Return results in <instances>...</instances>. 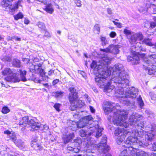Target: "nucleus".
<instances>
[{
  "instance_id": "1",
  "label": "nucleus",
  "mask_w": 156,
  "mask_h": 156,
  "mask_svg": "<svg viewBox=\"0 0 156 156\" xmlns=\"http://www.w3.org/2000/svg\"><path fill=\"white\" fill-rule=\"evenodd\" d=\"M110 75L108 76L106 75L102 76V74L100 75H96L95 78V81L97 83V85L99 87H104L106 90L109 91L112 90L115 85L113 83L115 84L116 88L115 89V96L117 98H121L120 102L127 106L133 105L134 103L130 102L127 98H125L129 97L132 98H135L137 95L138 90L134 87L130 88H127L124 91L123 88L125 87H122L121 85L118 86V83L117 82H114L112 80V78H110Z\"/></svg>"
},
{
  "instance_id": "2",
  "label": "nucleus",
  "mask_w": 156,
  "mask_h": 156,
  "mask_svg": "<svg viewBox=\"0 0 156 156\" xmlns=\"http://www.w3.org/2000/svg\"><path fill=\"white\" fill-rule=\"evenodd\" d=\"M109 70L113 72L111 75L112 80L118 83V86L126 87L129 84L128 76L125 71L123 65L121 64H116L112 68L109 67Z\"/></svg>"
},
{
  "instance_id": "3",
  "label": "nucleus",
  "mask_w": 156,
  "mask_h": 156,
  "mask_svg": "<svg viewBox=\"0 0 156 156\" xmlns=\"http://www.w3.org/2000/svg\"><path fill=\"white\" fill-rule=\"evenodd\" d=\"M136 140V139L133 137H128L124 145L126 148L121 153L120 156H148L144 151H136L139 145H142L143 144L139 141L135 142Z\"/></svg>"
},
{
  "instance_id": "4",
  "label": "nucleus",
  "mask_w": 156,
  "mask_h": 156,
  "mask_svg": "<svg viewBox=\"0 0 156 156\" xmlns=\"http://www.w3.org/2000/svg\"><path fill=\"white\" fill-rule=\"evenodd\" d=\"M112 58L108 56H105L101 58L98 63L93 61L90 67L94 68V71H97V75L102 74V76L106 75L108 76L111 75V72L109 70L108 65L112 61Z\"/></svg>"
},
{
  "instance_id": "5",
  "label": "nucleus",
  "mask_w": 156,
  "mask_h": 156,
  "mask_svg": "<svg viewBox=\"0 0 156 156\" xmlns=\"http://www.w3.org/2000/svg\"><path fill=\"white\" fill-rule=\"evenodd\" d=\"M68 90L70 93L69 95V99L71 105L70 109L74 111L77 108H80L84 105V103L80 100H78V93L74 87H70Z\"/></svg>"
},
{
  "instance_id": "6",
  "label": "nucleus",
  "mask_w": 156,
  "mask_h": 156,
  "mask_svg": "<svg viewBox=\"0 0 156 156\" xmlns=\"http://www.w3.org/2000/svg\"><path fill=\"white\" fill-rule=\"evenodd\" d=\"M144 64L143 65L144 69L148 70V74L151 75L156 71V55H149L147 58L143 59Z\"/></svg>"
},
{
  "instance_id": "7",
  "label": "nucleus",
  "mask_w": 156,
  "mask_h": 156,
  "mask_svg": "<svg viewBox=\"0 0 156 156\" xmlns=\"http://www.w3.org/2000/svg\"><path fill=\"white\" fill-rule=\"evenodd\" d=\"M128 112L125 111H117L113 117V122L114 124L117 126H124L127 128L129 124L125 121Z\"/></svg>"
},
{
  "instance_id": "8",
  "label": "nucleus",
  "mask_w": 156,
  "mask_h": 156,
  "mask_svg": "<svg viewBox=\"0 0 156 156\" xmlns=\"http://www.w3.org/2000/svg\"><path fill=\"white\" fill-rule=\"evenodd\" d=\"M144 51V50L141 47V43L140 42H136L135 45L132 46L130 49V51L133 55V57L128 56L127 58L128 61L132 62L133 64L136 65L138 64L139 61V58L136 54L139 53L138 51Z\"/></svg>"
},
{
  "instance_id": "9",
  "label": "nucleus",
  "mask_w": 156,
  "mask_h": 156,
  "mask_svg": "<svg viewBox=\"0 0 156 156\" xmlns=\"http://www.w3.org/2000/svg\"><path fill=\"white\" fill-rule=\"evenodd\" d=\"M3 76H8L5 78V80L7 82L15 83L19 82L20 79L16 76L15 72L13 69L9 68H5L2 72Z\"/></svg>"
},
{
  "instance_id": "10",
  "label": "nucleus",
  "mask_w": 156,
  "mask_h": 156,
  "mask_svg": "<svg viewBox=\"0 0 156 156\" xmlns=\"http://www.w3.org/2000/svg\"><path fill=\"white\" fill-rule=\"evenodd\" d=\"M144 37L141 33H135L133 34L131 36L129 42L132 44H134L137 41H142V44H145L146 45L150 46L152 45V43L151 42V40L148 38H146L144 39Z\"/></svg>"
},
{
  "instance_id": "11",
  "label": "nucleus",
  "mask_w": 156,
  "mask_h": 156,
  "mask_svg": "<svg viewBox=\"0 0 156 156\" xmlns=\"http://www.w3.org/2000/svg\"><path fill=\"white\" fill-rule=\"evenodd\" d=\"M19 125L20 127H26L27 125L31 126L34 129L37 130L39 129L41 124L37 121H36L34 119H31L28 121V117L25 116L23 117L20 121Z\"/></svg>"
},
{
  "instance_id": "12",
  "label": "nucleus",
  "mask_w": 156,
  "mask_h": 156,
  "mask_svg": "<svg viewBox=\"0 0 156 156\" xmlns=\"http://www.w3.org/2000/svg\"><path fill=\"white\" fill-rule=\"evenodd\" d=\"M114 134L115 136H118L116 141L118 144H120L127 135H130V131L125 130L124 128H118L115 131Z\"/></svg>"
},
{
  "instance_id": "13",
  "label": "nucleus",
  "mask_w": 156,
  "mask_h": 156,
  "mask_svg": "<svg viewBox=\"0 0 156 156\" xmlns=\"http://www.w3.org/2000/svg\"><path fill=\"white\" fill-rule=\"evenodd\" d=\"M141 115L136 113H133L130 116L129 119V124L130 125H134L135 126H137L143 128L144 126V122L141 121L140 123H137L138 121L143 119Z\"/></svg>"
},
{
  "instance_id": "14",
  "label": "nucleus",
  "mask_w": 156,
  "mask_h": 156,
  "mask_svg": "<svg viewBox=\"0 0 156 156\" xmlns=\"http://www.w3.org/2000/svg\"><path fill=\"white\" fill-rule=\"evenodd\" d=\"M121 46L119 45H115L111 44L108 47L105 49H100V51H102V54L105 55V53H111L114 55H117L119 53V48Z\"/></svg>"
},
{
  "instance_id": "15",
  "label": "nucleus",
  "mask_w": 156,
  "mask_h": 156,
  "mask_svg": "<svg viewBox=\"0 0 156 156\" xmlns=\"http://www.w3.org/2000/svg\"><path fill=\"white\" fill-rule=\"evenodd\" d=\"M145 132L144 131L143 129H140L138 130H133L132 133L130 132V136L129 137H132L133 138H135L136 139V141H139L140 142H141L143 144L142 145H139V147H144V145L145 144V143L144 142H142V141H141L140 140H138V138L137 137H136L137 136L140 137H142L144 134H145ZM136 141H135V142H136Z\"/></svg>"
},
{
  "instance_id": "16",
  "label": "nucleus",
  "mask_w": 156,
  "mask_h": 156,
  "mask_svg": "<svg viewBox=\"0 0 156 156\" xmlns=\"http://www.w3.org/2000/svg\"><path fill=\"white\" fill-rule=\"evenodd\" d=\"M102 129L101 128H99L98 125H95V126L93 127H88L87 130L88 132V135H91L96 130L97 133L95 136L96 138H98L101 135Z\"/></svg>"
},
{
  "instance_id": "17",
  "label": "nucleus",
  "mask_w": 156,
  "mask_h": 156,
  "mask_svg": "<svg viewBox=\"0 0 156 156\" xmlns=\"http://www.w3.org/2000/svg\"><path fill=\"white\" fill-rule=\"evenodd\" d=\"M92 119L93 118L91 115L84 117L82 120H80L77 123V127L80 128L87 126V124L90 122V120Z\"/></svg>"
},
{
  "instance_id": "18",
  "label": "nucleus",
  "mask_w": 156,
  "mask_h": 156,
  "mask_svg": "<svg viewBox=\"0 0 156 156\" xmlns=\"http://www.w3.org/2000/svg\"><path fill=\"white\" fill-rule=\"evenodd\" d=\"M114 104L110 102L106 101L104 103L103 108L105 112L108 114L111 112L114 108Z\"/></svg>"
},
{
  "instance_id": "19",
  "label": "nucleus",
  "mask_w": 156,
  "mask_h": 156,
  "mask_svg": "<svg viewBox=\"0 0 156 156\" xmlns=\"http://www.w3.org/2000/svg\"><path fill=\"white\" fill-rule=\"evenodd\" d=\"M42 64L40 63H34L29 67L30 71L32 73H38L39 70L41 68Z\"/></svg>"
},
{
  "instance_id": "20",
  "label": "nucleus",
  "mask_w": 156,
  "mask_h": 156,
  "mask_svg": "<svg viewBox=\"0 0 156 156\" xmlns=\"http://www.w3.org/2000/svg\"><path fill=\"white\" fill-rule=\"evenodd\" d=\"M156 131L154 130L152 131V128L151 131L145 132V140L148 141H151L154 138V136Z\"/></svg>"
},
{
  "instance_id": "21",
  "label": "nucleus",
  "mask_w": 156,
  "mask_h": 156,
  "mask_svg": "<svg viewBox=\"0 0 156 156\" xmlns=\"http://www.w3.org/2000/svg\"><path fill=\"white\" fill-rule=\"evenodd\" d=\"M4 133L7 135V137L10 138V139L14 143L17 140V138L15 133L14 132H11L8 130H6L4 131Z\"/></svg>"
},
{
  "instance_id": "22",
  "label": "nucleus",
  "mask_w": 156,
  "mask_h": 156,
  "mask_svg": "<svg viewBox=\"0 0 156 156\" xmlns=\"http://www.w3.org/2000/svg\"><path fill=\"white\" fill-rule=\"evenodd\" d=\"M74 137L73 133H72L66 135L63 138V139L64 143H66L69 141V140Z\"/></svg>"
},
{
  "instance_id": "23",
  "label": "nucleus",
  "mask_w": 156,
  "mask_h": 156,
  "mask_svg": "<svg viewBox=\"0 0 156 156\" xmlns=\"http://www.w3.org/2000/svg\"><path fill=\"white\" fill-rule=\"evenodd\" d=\"M45 10L48 13L51 14L54 12L52 5L51 4H48L46 6Z\"/></svg>"
},
{
  "instance_id": "24",
  "label": "nucleus",
  "mask_w": 156,
  "mask_h": 156,
  "mask_svg": "<svg viewBox=\"0 0 156 156\" xmlns=\"http://www.w3.org/2000/svg\"><path fill=\"white\" fill-rule=\"evenodd\" d=\"M104 148L102 149V152L103 153L102 156H112L109 154L106 153L110 150V148L108 146H103Z\"/></svg>"
},
{
  "instance_id": "25",
  "label": "nucleus",
  "mask_w": 156,
  "mask_h": 156,
  "mask_svg": "<svg viewBox=\"0 0 156 156\" xmlns=\"http://www.w3.org/2000/svg\"><path fill=\"white\" fill-rule=\"evenodd\" d=\"M14 143L19 148H22L25 147L24 142L20 139L17 140Z\"/></svg>"
},
{
  "instance_id": "26",
  "label": "nucleus",
  "mask_w": 156,
  "mask_h": 156,
  "mask_svg": "<svg viewBox=\"0 0 156 156\" xmlns=\"http://www.w3.org/2000/svg\"><path fill=\"white\" fill-rule=\"evenodd\" d=\"M107 138L106 136H104L101 139V144H102V145H101L99 146V147H98L99 150L100 149H103L104 148L103 146H107V145L105 144L107 142Z\"/></svg>"
},
{
  "instance_id": "27",
  "label": "nucleus",
  "mask_w": 156,
  "mask_h": 156,
  "mask_svg": "<svg viewBox=\"0 0 156 156\" xmlns=\"http://www.w3.org/2000/svg\"><path fill=\"white\" fill-rule=\"evenodd\" d=\"M20 73V76L21 80L23 82L27 81V79L25 77V75L27 73L26 71L24 70L22 71L21 70H19Z\"/></svg>"
},
{
  "instance_id": "28",
  "label": "nucleus",
  "mask_w": 156,
  "mask_h": 156,
  "mask_svg": "<svg viewBox=\"0 0 156 156\" xmlns=\"http://www.w3.org/2000/svg\"><path fill=\"white\" fill-rule=\"evenodd\" d=\"M31 147H34L37 150H40L41 147L39 144H37L36 141H32L31 143Z\"/></svg>"
},
{
  "instance_id": "29",
  "label": "nucleus",
  "mask_w": 156,
  "mask_h": 156,
  "mask_svg": "<svg viewBox=\"0 0 156 156\" xmlns=\"http://www.w3.org/2000/svg\"><path fill=\"white\" fill-rule=\"evenodd\" d=\"M12 65L14 66L19 68L20 67V63L19 60L14 59L13 60L12 62Z\"/></svg>"
},
{
  "instance_id": "30",
  "label": "nucleus",
  "mask_w": 156,
  "mask_h": 156,
  "mask_svg": "<svg viewBox=\"0 0 156 156\" xmlns=\"http://www.w3.org/2000/svg\"><path fill=\"white\" fill-rule=\"evenodd\" d=\"M100 39L101 42V44L102 46H105L108 44V42L105 37H104L102 36H101L100 37Z\"/></svg>"
},
{
  "instance_id": "31",
  "label": "nucleus",
  "mask_w": 156,
  "mask_h": 156,
  "mask_svg": "<svg viewBox=\"0 0 156 156\" xmlns=\"http://www.w3.org/2000/svg\"><path fill=\"white\" fill-rule=\"evenodd\" d=\"M55 96L56 98H60L64 95V92L61 91H57L54 93Z\"/></svg>"
},
{
  "instance_id": "32",
  "label": "nucleus",
  "mask_w": 156,
  "mask_h": 156,
  "mask_svg": "<svg viewBox=\"0 0 156 156\" xmlns=\"http://www.w3.org/2000/svg\"><path fill=\"white\" fill-rule=\"evenodd\" d=\"M88 132L87 130H84L81 129L79 132V134L82 137H84L88 135Z\"/></svg>"
},
{
  "instance_id": "33",
  "label": "nucleus",
  "mask_w": 156,
  "mask_h": 156,
  "mask_svg": "<svg viewBox=\"0 0 156 156\" xmlns=\"http://www.w3.org/2000/svg\"><path fill=\"white\" fill-rule=\"evenodd\" d=\"M44 34L43 36V38L45 39V38H50L51 37V34L46 30H44Z\"/></svg>"
},
{
  "instance_id": "34",
  "label": "nucleus",
  "mask_w": 156,
  "mask_h": 156,
  "mask_svg": "<svg viewBox=\"0 0 156 156\" xmlns=\"http://www.w3.org/2000/svg\"><path fill=\"white\" fill-rule=\"evenodd\" d=\"M12 59L11 56L9 55H5L3 56L2 58L1 59L3 61L10 62Z\"/></svg>"
},
{
  "instance_id": "35",
  "label": "nucleus",
  "mask_w": 156,
  "mask_h": 156,
  "mask_svg": "<svg viewBox=\"0 0 156 156\" xmlns=\"http://www.w3.org/2000/svg\"><path fill=\"white\" fill-rule=\"evenodd\" d=\"M15 20H17L19 19H22L23 17V15L22 13L20 12L16 15L14 16Z\"/></svg>"
},
{
  "instance_id": "36",
  "label": "nucleus",
  "mask_w": 156,
  "mask_h": 156,
  "mask_svg": "<svg viewBox=\"0 0 156 156\" xmlns=\"http://www.w3.org/2000/svg\"><path fill=\"white\" fill-rule=\"evenodd\" d=\"M138 103L140 105V108H142L144 106V103L142 100L141 97L140 96L137 99Z\"/></svg>"
},
{
  "instance_id": "37",
  "label": "nucleus",
  "mask_w": 156,
  "mask_h": 156,
  "mask_svg": "<svg viewBox=\"0 0 156 156\" xmlns=\"http://www.w3.org/2000/svg\"><path fill=\"white\" fill-rule=\"evenodd\" d=\"M10 111V109L7 107L5 106L3 107L2 109V112L3 113L6 114Z\"/></svg>"
},
{
  "instance_id": "38",
  "label": "nucleus",
  "mask_w": 156,
  "mask_h": 156,
  "mask_svg": "<svg viewBox=\"0 0 156 156\" xmlns=\"http://www.w3.org/2000/svg\"><path fill=\"white\" fill-rule=\"evenodd\" d=\"M37 26L38 27L40 28L45 30V25L42 22H38L37 24Z\"/></svg>"
},
{
  "instance_id": "39",
  "label": "nucleus",
  "mask_w": 156,
  "mask_h": 156,
  "mask_svg": "<svg viewBox=\"0 0 156 156\" xmlns=\"http://www.w3.org/2000/svg\"><path fill=\"white\" fill-rule=\"evenodd\" d=\"M76 6L78 7H81L82 6L81 2L80 0H73Z\"/></svg>"
},
{
  "instance_id": "40",
  "label": "nucleus",
  "mask_w": 156,
  "mask_h": 156,
  "mask_svg": "<svg viewBox=\"0 0 156 156\" xmlns=\"http://www.w3.org/2000/svg\"><path fill=\"white\" fill-rule=\"evenodd\" d=\"M150 8L151 10L153 12H156V6L154 4H150Z\"/></svg>"
},
{
  "instance_id": "41",
  "label": "nucleus",
  "mask_w": 156,
  "mask_h": 156,
  "mask_svg": "<svg viewBox=\"0 0 156 156\" xmlns=\"http://www.w3.org/2000/svg\"><path fill=\"white\" fill-rule=\"evenodd\" d=\"M112 22L114 24L116 25L118 28H121L122 27V25L121 23H118L114 21H113Z\"/></svg>"
},
{
  "instance_id": "42",
  "label": "nucleus",
  "mask_w": 156,
  "mask_h": 156,
  "mask_svg": "<svg viewBox=\"0 0 156 156\" xmlns=\"http://www.w3.org/2000/svg\"><path fill=\"white\" fill-rule=\"evenodd\" d=\"M100 26L98 24H96L94 27V30H96L98 32H100Z\"/></svg>"
},
{
  "instance_id": "43",
  "label": "nucleus",
  "mask_w": 156,
  "mask_h": 156,
  "mask_svg": "<svg viewBox=\"0 0 156 156\" xmlns=\"http://www.w3.org/2000/svg\"><path fill=\"white\" fill-rule=\"evenodd\" d=\"M124 33L126 35H130L131 34V31L127 29H125L123 31Z\"/></svg>"
},
{
  "instance_id": "44",
  "label": "nucleus",
  "mask_w": 156,
  "mask_h": 156,
  "mask_svg": "<svg viewBox=\"0 0 156 156\" xmlns=\"http://www.w3.org/2000/svg\"><path fill=\"white\" fill-rule=\"evenodd\" d=\"M38 72L40 73V75L43 77L45 74L44 71L41 68L39 70Z\"/></svg>"
},
{
  "instance_id": "45",
  "label": "nucleus",
  "mask_w": 156,
  "mask_h": 156,
  "mask_svg": "<svg viewBox=\"0 0 156 156\" xmlns=\"http://www.w3.org/2000/svg\"><path fill=\"white\" fill-rule=\"evenodd\" d=\"M60 106V105L59 104H55L54 105V107L57 111L59 112L60 111V110L59 108Z\"/></svg>"
},
{
  "instance_id": "46",
  "label": "nucleus",
  "mask_w": 156,
  "mask_h": 156,
  "mask_svg": "<svg viewBox=\"0 0 156 156\" xmlns=\"http://www.w3.org/2000/svg\"><path fill=\"white\" fill-rule=\"evenodd\" d=\"M74 142L77 143L78 144H80L81 143V140L79 138H77L74 140Z\"/></svg>"
},
{
  "instance_id": "47",
  "label": "nucleus",
  "mask_w": 156,
  "mask_h": 156,
  "mask_svg": "<svg viewBox=\"0 0 156 156\" xmlns=\"http://www.w3.org/2000/svg\"><path fill=\"white\" fill-rule=\"evenodd\" d=\"M91 120H90V122L88 124H87V128L88 129V127H93L94 126H95V125H94V124L91 123Z\"/></svg>"
},
{
  "instance_id": "48",
  "label": "nucleus",
  "mask_w": 156,
  "mask_h": 156,
  "mask_svg": "<svg viewBox=\"0 0 156 156\" xmlns=\"http://www.w3.org/2000/svg\"><path fill=\"white\" fill-rule=\"evenodd\" d=\"M150 27L153 28L156 27V22H151L150 23Z\"/></svg>"
},
{
  "instance_id": "49",
  "label": "nucleus",
  "mask_w": 156,
  "mask_h": 156,
  "mask_svg": "<svg viewBox=\"0 0 156 156\" xmlns=\"http://www.w3.org/2000/svg\"><path fill=\"white\" fill-rule=\"evenodd\" d=\"M139 10L140 12H143L145 11H146L147 9L144 7H140L139 9Z\"/></svg>"
},
{
  "instance_id": "50",
  "label": "nucleus",
  "mask_w": 156,
  "mask_h": 156,
  "mask_svg": "<svg viewBox=\"0 0 156 156\" xmlns=\"http://www.w3.org/2000/svg\"><path fill=\"white\" fill-rule=\"evenodd\" d=\"M116 34L115 32H112L110 34V36L112 38L114 37L116 35Z\"/></svg>"
},
{
  "instance_id": "51",
  "label": "nucleus",
  "mask_w": 156,
  "mask_h": 156,
  "mask_svg": "<svg viewBox=\"0 0 156 156\" xmlns=\"http://www.w3.org/2000/svg\"><path fill=\"white\" fill-rule=\"evenodd\" d=\"M89 108L90 110L91 111V112L92 113H94L95 112V109L93 107L91 106H89Z\"/></svg>"
},
{
  "instance_id": "52",
  "label": "nucleus",
  "mask_w": 156,
  "mask_h": 156,
  "mask_svg": "<svg viewBox=\"0 0 156 156\" xmlns=\"http://www.w3.org/2000/svg\"><path fill=\"white\" fill-rule=\"evenodd\" d=\"M59 79H55L52 82V84L53 85H55L58 82H59Z\"/></svg>"
},
{
  "instance_id": "53",
  "label": "nucleus",
  "mask_w": 156,
  "mask_h": 156,
  "mask_svg": "<svg viewBox=\"0 0 156 156\" xmlns=\"http://www.w3.org/2000/svg\"><path fill=\"white\" fill-rule=\"evenodd\" d=\"M155 131L156 133V125L153 124L152 126V131Z\"/></svg>"
},
{
  "instance_id": "54",
  "label": "nucleus",
  "mask_w": 156,
  "mask_h": 156,
  "mask_svg": "<svg viewBox=\"0 0 156 156\" xmlns=\"http://www.w3.org/2000/svg\"><path fill=\"white\" fill-rule=\"evenodd\" d=\"M54 73V70L51 69L48 72V74L49 75L51 76V75Z\"/></svg>"
},
{
  "instance_id": "55",
  "label": "nucleus",
  "mask_w": 156,
  "mask_h": 156,
  "mask_svg": "<svg viewBox=\"0 0 156 156\" xmlns=\"http://www.w3.org/2000/svg\"><path fill=\"white\" fill-rule=\"evenodd\" d=\"M107 11L109 15H111L112 13V10L110 8L107 9Z\"/></svg>"
},
{
  "instance_id": "56",
  "label": "nucleus",
  "mask_w": 156,
  "mask_h": 156,
  "mask_svg": "<svg viewBox=\"0 0 156 156\" xmlns=\"http://www.w3.org/2000/svg\"><path fill=\"white\" fill-rule=\"evenodd\" d=\"M80 73L81 75L83 76V77L84 78H85L86 77V74L85 73L82 71H81L80 72Z\"/></svg>"
},
{
  "instance_id": "57",
  "label": "nucleus",
  "mask_w": 156,
  "mask_h": 156,
  "mask_svg": "<svg viewBox=\"0 0 156 156\" xmlns=\"http://www.w3.org/2000/svg\"><path fill=\"white\" fill-rule=\"evenodd\" d=\"M74 148V147H73L68 146L67 147V149L70 151H73Z\"/></svg>"
},
{
  "instance_id": "58",
  "label": "nucleus",
  "mask_w": 156,
  "mask_h": 156,
  "mask_svg": "<svg viewBox=\"0 0 156 156\" xmlns=\"http://www.w3.org/2000/svg\"><path fill=\"white\" fill-rule=\"evenodd\" d=\"M33 61L34 62H38L39 61V59L37 58H33Z\"/></svg>"
},
{
  "instance_id": "59",
  "label": "nucleus",
  "mask_w": 156,
  "mask_h": 156,
  "mask_svg": "<svg viewBox=\"0 0 156 156\" xmlns=\"http://www.w3.org/2000/svg\"><path fill=\"white\" fill-rule=\"evenodd\" d=\"M79 150L77 148L74 147L73 151L75 152H78Z\"/></svg>"
},
{
  "instance_id": "60",
  "label": "nucleus",
  "mask_w": 156,
  "mask_h": 156,
  "mask_svg": "<svg viewBox=\"0 0 156 156\" xmlns=\"http://www.w3.org/2000/svg\"><path fill=\"white\" fill-rule=\"evenodd\" d=\"M153 149L154 151H156V143H154L153 145Z\"/></svg>"
},
{
  "instance_id": "61",
  "label": "nucleus",
  "mask_w": 156,
  "mask_h": 156,
  "mask_svg": "<svg viewBox=\"0 0 156 156\" xmlns=\"http://www.w3.org/2000/svg\"><path fill=\"white\" fill-rule=\"evenodd\" d=\"M24 23L25 24H28L29 23V21L28 19H25Z\"/></svg>"
},
{
  "instance_id": "62",
  "label": "nucleus",
  "mask_w": 156,
  "mask_h": 156,
  "mask_svg": "<svg viewBox=\"0 0 156 156\" xmlns=\"http://www.w3.org/2000/svg\"><path fill=\"white\" fill-rule=\"evenodd\" d=\"M73 116L75 118L78 119V118L79 117V115L76 114L75 115H73Z\"/></svg>"
},
{
  "instance_id": "63",
  "label": "nucleus",
  "mask_w": 156,
  "mask_h": 156,
  "mask_svg": "<svg viewBox=\"0 0 156 156\" xmlns=\"http://www.w3.org/2000/svg\"><path fill=\"white\" fill-rule=\"evenodd\" d=\"M146 154H147V155L148 156H149L146 153ZM150 156H156V154H155L154 153H152Z\"/></svg>"
},
{
  "instance_id": "64",
  "label": "nucleus",
  "mask_w": 156,
  "mask_h": 156,
  "mask_svg": "<svg viewBox=\"0 0 156 156\" xmlns=\"http://www.w3.org/2000/svg\"><path fill=\"white\" fill-rule=\"evenodd\" d=\"M152 45H153L151 46L153 47V48L156 49V43L154 44H152Z\"/></svg>"
}]
</instances>
